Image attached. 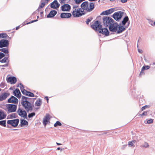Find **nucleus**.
<instances>
[{
    "label": "nucleus",
    "instance_id": "obj_1",
    "mask_svg": "<svg viewBox=\"0 0 155 155\" xmlns=\"http://www.w3.org/2000/svg\"><path fill=\"white\" fill-rule=\"evenodd\" d=\"M125 29L123 27L120 26L116 23L111 24L109 27V29L110 31L112 32L117 31V33H121Z\"/></svg>",
    "mask_w": 155,
    "mask_h": 155
},
{
    "label": "nucleus",
    "instance_id": "obj_2",
    "mask_svg": "<svg viewBox=\"0 0 155 155\" xmlns=\"http://www.w3.org/2000/svg\"><path fill=\"white\" fill-rule=\"evenodd\" d=\"M81 7L84 11L86 12L91 11L94 8V4L93 2L89 3L87 2H84L81 5Z\"/></svg>",
    "mask_w": 155,
    "mask_h": 155
},
{
    "label": "nucleus",
    "instance_id": "obj_3",
    "mask_svg": "<svg viewBox=\"0 0 155 155\" xmlns=\"http://www.w3.org/2000/svg\"><path fill=\"white\" fill-rule=\"evenodd\" d=\"M81 8H78V6L74 5L73 6L71 13L74 17H80L84 14Z\"/></svg>",
    "mask_w": 155,
    "mask_h": 155
},
{
    "label": "nucleus",
    "instance_id": "obj_4",
    "mask_svg": "<svg viewBox=\"0 0 155 155\" xmlns=\"http://www.w3.org/2000/svg\"><path fill=\"white\" fill-rule=\"evenodd\" d=\"M21 104L28 112H31L33 110L34 107L33 103H31L28 101H24L23 102H21Z\"/></svg>",
    "mask_w": 155,
    "mask_h": 155
},
{
    "label": "nucleus",
    "instance_id": "obj_5",
    "mask_svg": "<svg viewBox=\"0 0 155 155\" xmlns=\"http://www.w3.org/2000/svg\"><path fill=\"white\" fill-rule=\"evenodd\" d=\"M91 26L92 29L98 31L102 28V25L101 23L98 21H94L93 24L91 25Z\"/></svg>",
    "mask_w": 155,
    "mask_h": 155
},
{
    "label": "nucleus",
    "instance_id": "obj_6",
    "mask_svg": "<svg viewBox=\"0 0 155 155\" xmlns=\"http://www.w3.org/2000/svg\"><path fill=\"white\" fill-rule=\"evenodd\" d=\"M103 22L105 26H108L113 23V19L109 17H104L103 18Z\"/></svg>",
    "mask_w": 155,
    "mask_h": 155
},
{
    "label": "nucleus",
    "instance_id": "obj_7",
    "mask_svg": "<svg viewBox=\"0 0 155 155\" xmlns=\"http://www.w3.org/2000/svg\"><path fill=\"white\" fill-rule=\"evenodd\" d=\"M19 121V119H18L8 120L7 121V124L11 125L13 127H16L18 126Z\"/></svg>",
    "mask_w": 155,
    "mask_h": 155
},
{
    "label": "nucleus",
    "instance_id": "obj_8",
    "mask_svg": "<svg viewBox=\"0 0 155 155\" xmlns=\"http://www.w3.org/2000/svg\"><path fill=\"white\" fill-rule=\"evenodd\" d=\"M18 114L21 117L25 119H27V114L26 111L20 108H19L17 111Z\"/></svg>",
    "mask_w": 155,
    "mask_h": 155
},
{
    "label": "nucleus",
    "instance_id": "obj_9",
    "mask_svg": "<svg viewBox=\"0 0 155 155\" xmlns=\"http://www.w3.org/2000/svg\"><path fill=\"white\" fill-rule=\"evenodd\" d=\"M6 108L9 112H15L17 109V106L14 104H7Z\"/></svg>",
    "mask_w": 155,
    "mask_h": 155
},
{
    "label": "nucleus",
    "instance_id": "obj_10",
    "mask_svg": "<svg viewBox=\"0 0 155 155\" xmlns=\"http://www.w3.org/2000/svg\"><path fill=\"white\" fill-rule=\"evenodd\" d=\"M123 13L120 11L115 12L113 15V17L116 21H118L120 19L123 15Z\"/></svg>",
    "mask_w": 155,
    "mask_h": 155
},
{
    "label": "nucleus",
    "instance_id": "obj_11",
    "mask_svg": "<svg viewBox=\"0 0 155 155\" xmlns=\"http://www.w3.org/2000/svg\"><path fill=\"white\" fill-rule=\"evenodd\" d=\"M7 40L3 39L0 41V48L7 47L9 45V42Z\"/></svg>",
    "mask_w": 155,
    "mask_h": 155
},
{
    "label": "nucleus",
    "instance_id": "obj_12",
    "mask_svg": "<svg viewBox=\"0 0 155 155\" xmlns=\"http://www.w3.org/2000/svg\"><path fill=\"white\" fill-rule=\"evenodd\" d=\"M50 115L48 114H47L43 120V123L45 126H46L48 122L50 123Z\"/></svg>",
    "mask_w": 155,
    "mask_h": 155
},
{
    "label": "nucleus",
    "instance_id": "obj_13",
    "mask_svg": "<svg viewBox=\"0 0 155 155\" xmlns=\"http://www.w3.org/2000/svg\"><path fill=\"white\" fill-rule=\"evenodd\" d=\"M8 103L17 104L18 103V100L15 97L12 96L8 99Z\"/></svg>",
    "mask_w": 155,
    "mask_h": 155
},
{
    "label": "nucleus",
    "instance_id": "obj_14",
    "mask_svg": "<svg viewBox=\"0 0 155 155\" xmlns=\"http://www.w3.org/2000/svg\"><path fill=\"white\" fill-rule=\"evenodd\" d=\"M10 95L8 92H4L0 94V101L5 100Z\"/></svg>",
    "mask_w": 155,
    "mask_h": 155
},
{
    "label": "nucleus",
    "instance_id": "obj_15",
    "mask_svg": "<svg viewBox=\"0 0 155 155\" xmlns=\"http://www.w3.org/2000/svg\"><path fill=\"white\" fill-rule=\"evenodd\" d=\"M99 32L100 33H101L106 36H108L109 35V32L107 29L106 28H101L99 31Z\"/></svg>",
    "mask_w": 155,
    "mask_h": 155
},
{
    "label": "nucleus",
    "instance_id": "obj_16",
    "mask_svg": "<svg viewBox=\"0 0 155 155\" xmlns=\"http://www.w3.org/2000/svg\"><path fill=\"white\" fill-rule=\"evenodd\" d=\"M7 80L8 82H9L12 84H15L17 81L16 78L14 77H9L7 78Z\"/></svg>",
    "mask_w": 155,
    "mask_h": 155
},
{
    "label": "nucleus",
    "instance_id": "obj_17",
    "mask_svg": "<svg viewBox=\"0 0 155 155\" xmlns=\"http://www.w3.org/2000/svg\"><path fill=\"white\" fill-rule=\"evenodd\" d=\"M61 9L63 11H68L71 9V6L68 4H65L61 7Z\"/></svg>",
    "mask_w": 155,
    "mask_h": 155
},
{
    "label": "nucleus",
    "instance_id": "obj_18",
    "mask_svg": "<svg viewBox=\"0 0 155 155\" xmlns=\"http://www.w3.org/2000/svg\"><path fill=\"white\" fill-rule=\"evenodd\" d=\"M60 6V4L58 3L57 0H55L52 2L51 5V7L53 8H58Z\"/></svg>",
    "mask_w": 155,
    "mask_h": 155
},
{
    "label": "nucleus",
    "instance_id": "obj_19",
    "mask_svg": "<svg viewBox=\"0 0 155 155\" xmlns=\"http://www.w3.org/2000/svg\"><path fill=\"white\" fill-rule=\"evenodd\" d=\"M22 93L23 94L27 96L31 97H34V94L33 93L30 92L26 90L23 91H22Z\"/></svg>",
    "mask_w": 155,
    "mask_h": 155
},
{
    "label": "nucleus",
    "instance_id": "obj_20",
    "mask_svg": "<svg viewBox=\"0 0 155 155\" xmlns=\"http://www.w3.org/2000/svg\"><path fill=\"white\" fill-rule=\"evenodd\" d=\"M13 94L17 97L20 98L21 97V92L18 89H16L13 92Z\"/></svg>",
    "mask_w": 155,
    "mask_h": 155
},
{
    "label": "nucleus",
    "instance_id": "obj_21",
    "mask_svg": "<svg viewBox=\"0 0 155 155\" xmlns=\"http://www.w3.org/2000/svg\"><path fill=\"white\" fill-rule=\"evenodd\" d=\"M71 16V14L69 13H62L61 15V17L62 18H68Z\"/></svg>",
    "mask_w": 155,
    "mask_h": 155
},
{
    "label": "nucleus",
    "instance_id": "obj_22",
    "mask_svg": "<svg viewBox=\"0 0 155 155\" xmlns=\"http://www.w3.org/2000/svg\"><path fill=\"white\" fill-rule=\"evenodd\" d=\"M28 122L25 120L21 119L20 120V125L21 127H23L25 126H27L28 125Z\"/></svg>",
    "mask_w": 155,
    "mask_h": 155
},
{
    "label": "nucleus",
    "instance_id": "obj_23",
    "mask_svg": "<svg viewBox=\"0 0 155 155\" xmlns=\"http://www.w3.org/2000/svg\"><path fill=\"white\" fill-rule=\"evenodd\" d=\"M114 11V8H110L108 10H106L104 12H103V13L104 15H108L109 14H110Z\"/></svg>",
    "mask_w": 155,
    "mask_h": 155
},
{
    "label": "nucleus",
    "instance_id": "obj_24",
    "mask_svg": "<svg viewBox=\"0 0 155 155\" xmlns=\"http://www.w3.org/2000/svg\"><path fill=\"white\" fill-rule=\"evenodd\" d=\"M57 12L56 11L52 10L51 11L49 14L47 16L48 18H52L54 17L57 14Z\"/></svg>",
    "mask_w": 155,
    "mask_h": 155
},
{
    "label": "nucleus",
    "instance_id": "obj_25",
    "mask_svg": "<svg viewBox=\"0 0 155 155\" xmlns=\"http://www.w3.org/2000/svg\"><path fill=\"white\" fill-rule=\"evenodd\" d=\"M5 38L8 40L10 39V37L6 34L5 33H2L0 34V38Z\"/></svg>",
    "mask_w": 155,
    "mask_h": 155
},
{
    "label": "nucleus",
    "instance_id": "obj_26",
    "mask_svg": "<svg viewBox=\"0 0 155 155\" xmlns=\"http://www.w3.org/2000/svg\"><path fill=\"white\" fill-rule=\"evenodd\" d=\"M6 116V114L2 110H0V120L5 118Z\"/></svg>",
    "mask_w": 155,
    "mask_h": 155
},
{
    "label": "nucleus",
    "instance_id": "obj_27",
    "mask_svg": "<svg viewBox=\"0 0 155 155\" xmlns=\"http://www.w3.org/2000/svg\"><path fill=\"white\" fill-rule=\"evenodd\" d=\"M129 18L127 16H126L124 18L123 20L122 21V24L123 25H125L126 23L128 21Z\"/></svg>",
    "mask_w": 155,
    "mask_h": 155
},
{
    "label": "nucleus",
    "instance_id": "obj_28",
    "mask_svg": "<svg viewBox=\"0 0 155 155\" xmlns=\"http://www.w3.org/2000/svg\"><path fill=\"white\" fill-rule=\"evenodd\" d=\"M41 100L39 99L35 102V105L36 106H39L41 105Z\"/></svg>",
    "mask_w": 155,
    "mask_h": 155
},
{
    "label": "nucleus",
    "instance_id": "obj_29",
    "mask_svg": "<svg viewBox=\"0 0 155 155\" xmlns=\"http://www.w3.org/2000/svg\"><path fill=\"white\" fill-rule=\"evenodd\" d=\"M147 111H144L142 114H138L139 116L143 117L145 116H147Z\"/></svg>",
    "mask_w": 155,
    "mask_h": 155
},
{
    "label": "nucleus",
    "instance_id": "obj_30",
    "mask_svg": "<svg viewBox=\"0 0 155 155\" xmlns=\"http://www.w3.org/2000/svg\"><path fill=\"white\" fill-rule=\"evenodd\" d=\"M0 51H2L5 54H8V49L3 48L0 49Z\"/></svg>",
    "mask_w": 155,
    "mask_h": 155
},
{
    "label": "nucleus",
    "instance_id": "obj_31",
    "mask_svg": "<svg viewBox=\"0 0 155 155\" xmlns=\"http://www.w3.org/2000/svg\"><path fill=\"white\" fill-rule=\"evenodd\" d=\"M0 125L4 127H6V120L0 121Z\"/></svg>",
    "mask_w": 155,
    "mask_h": 155
},
{
    "label": "nucleus",
    "instance_id": "obj_32",
    "mask_svg": "<svg viewBox=\"0 0 155 155\" xmlns=\"http://www.w3.org/2000/svg\"><path fill=\"white\" fill-rule=\"evenodd\" d=\"M135 141H136L135 140H133L131 141H129L128 143V145H129V146L130 147H134V143H135Z\"/></svg>",
    "mask_w": 155,
    "mask_h": 155
},
{
    "label": "nucleus",
    "instance_id": "obj_33",
    "mask_svg": "<svg viewBox=\"0 0 155 155\" xmlns=\"http://www.w3.org/2000/svg\"><path fill=\"white\" fill-rule=\"evenodd\" d=\"M8 58L7 57H5L3 59L0 61V62L2 63H6L8 60Z\"/></svg>",
    "mask_w": 155,
    "mask_h": 155
},
{
    "label": "nucleus",
    "instance_id": "obj_34",
    "mask_svg": "<svg viewBox=\"0 0 155 155\" xmlns=\"http://www.w3.org/2000/svg\"><path fill=\"white\" fill-rule=\"evenodd\" d=\"M35 115V112H32L30 114H29L28 117L29 118H31L33 117Z\"/></svg>",
    "mask_w": 155,
    "mask_h": 155
},
{
    "label": "nucleus",
    "instance_id": "obj_35",
    "mask_svg": "<svg viewBox=\"0 0 155 155\" xmlns=\"http://www.w3.org/2000/svg\"><path fill=\"white\" fill-rule=\"evenodd\" d=\"M45 2H42L39 6V7L38 8V11L40 9V8H43L45 6Z\"/></svg>",
    "mask_w": 155,
    "mask_h": 155
},
{
    "label": "nucleus",
    "instance_id": "obj_36",
    "mask_svg": "<svg viewBox=\"0 0 155 155\" xmlns=\"http://www.w3.org/2000/svg\"><path fill=\"white\" fill-rule=\"evenodd\" d=\"M29 99V98L23 96L21 98V102H23L24 101H28V100Z\"/></svg>",
    "mask_w": 155,
    "mask_h": 155
},
{
    "label": "nucleus",
    "instance_id": "obj_37",
    "mask_svg": "<svg viewBox=\"0 0 155 155\" xmlns=\"http://www.w3.org/2000/svg\"><path fill=\"white\" fill-rule=\"evenodd\" d=\"M61 124L59 121H57L54 124V126L56 127L58 126H61Z\"/></svg>",
    "mask_w": 155,
    "mask_h": 155
},
{
    "label": "nucleus",
    "instance_id": "obj_38",
    "mask_svg": "<svg viewBox=\"0 0 155 155\" xmlns=\"http://www.w3.org/2000/svg\"><path fill=\"white\" fill-rule=\"evenodd\" d=\"M18 86L20 88L21 90V92H22V91L23 90H25L24 89V86L22 84H20Z\"/></svg>",
    "mask_w": 155,
    "mask_h": 155
},
{
    "label": "nucleus",
    "instance_id": "obj_39",
    "mask_svg": "<svg viewBox=\"0 0 155 155\" xmlns=\"http://www.w3.org/2000/svg\"><path fill=\"white\" fill-rule=\"evenodd\" d=\"M149 146L148 143L146 142H145L144 144L141 145V147L147 148Z\"/></svg>",
    "mask_w": 155,
    "mask_h": 155
},
{
    "label": "nucleus",
    "instance_id": "obj_40",
    "mask_svg": "<svg viewBox=\"0 0 155 155\" xmlns=\"http://www.w3.org/2000/svg\"><path fill=\"white\" fill-rule=\"evenodd\" d=\"M150 68V67L148 65L144 66L142 68V70H144L146 69H148Z\"/></svg>",
    "mask_w": 155,
    "mask_h": 155
},
{
    "label": "nucleus",
    "instance_id": "obj_41",
    "mask_svg": "<svg viewBox=\"0 0 155 155\" xmlns=\"http://www.w3.org/2000/svg\"><path fill=\"white\" fill-rule=\"evenodd\" d=\"M92 18H88L86 21V23L87 25H88L89 23L92 20Z\"/></svg>",
    "mask_w": 155,
    "mask_h": 155
},
{
    "label": "nucleus",
    "instance_id": "obj_42",
    "mask_svg": "<svg viewBox=\"0 0 155 155\" xmlns=\"http://www.w3.org/2000/svg\"><path fill=\"white\" fill-rule=\"evenodd\" d=\"M148 107V106H147V105H145V106H144L142 107L141 108V111H143L144 110H145L146 108H147Z\"/></svg>",
    "mask_w": 155,
    "mask_h": 155
},
{
    "label": "nucleus",
    "instance_id": "obj_43",
    "mask_svg": "<svg viewBox=\"0 0 155 155\" xmlns=\"http://www.w3.org/2000/svg\"><path fill=\"white\" fill-rule=\"evenodd\" d=\"M15 117L16 115L15 114H13L10 115V117L11 118H14Z\"/></svg>",
    "mask_w": 155,
    "mask_h": 155
},
{
    "label": "nucleus",
    "instance_id": "obj_44",
    "mask_svg": "<svg viewBox=\"0 0 155 155\" xmlns=\"http://www.w3.org/2000/svg\"><path fill=\"white\" fill-rule=\"evenodd\" d=\"M153 122V119H150L147 120V122L148 124L152 123Z\"/></svg>",
    "mask_w": 155,
    "mask_h": 155
},
{
    "label": "nucleus",
    "instance_id": "obj_45",
    "mask_svg": "<svg viewBox=\"0 0 155 155\" xmlns=\"http://www.w3.org/2000/svg\"><path fill=\"white\" fill-rule=\"evenodd\" d=\"M5 56L4 54L2 53H0V59H1L2 58H3Z\"/></svg>",
    "mask_w": 155,
    "mask_h": 155
},
{
    "label": "nucleus",
    "instance_id": "obj_46",
    "mask_svg": "<svg viewBox=\"0 0 155 155\" xmlns=\"http://www.w3.org/2000/svg\"><path fill=\"white\" fill-rule=\"evenodd\" d=\"M144 70H142V69H141V71H140V74H139V75L140 76H141V75H144V73L143 72Z\"/></svg>",
    "mask_w": 155,
    "mask_h": 155
},
{
    "label": "nucleus",
    "instance_id": "obj_47",
    "mask_svg": "<svg viewBox=\"0 0 155 155\" xmlns=\"http://www.w3.org/2000/svg\"><path fill=\"white\" fill-rule=\"evenodd\" d=\"M37 20H34V21H31V22H29L28 23H27V24H30V23H33L34 22H35V21H37Z\"/></svg>",
    "mask_w": 155,
    "mask_h": 155
},
{
    "label": "nucleus",
    "instance_id": "obj_48",
    "mask_svg": "<svg viewBox=\"0 0 155 155\" xmlns=\"http://www.w3.org/2000/svg\"><path fill=\"white\" fill-rule=\"evenodd\" d=\"M45 99L47 100L48 103V97H45Z\"/></svg>",
    "mask_w": 155,
    "mask_h": 155
},
{
    "label": "nucleus",
    "instance_id": "obj_49",
    "mask_svg": "<svg viewBox=\"0 0 155 155\" xmlns=\"http://www.w3.org/2000/svg\"><path fill=\"white\" fill-rule=\"evenodd\" d=\"M138 52L140 53H142L143 52V51L142 50H140L139 49H138Z\"/></svg>",
    "mask_w": 155,
    "mask_h": 155
},
{
    "label": "nucleus",
    "instance_id": "obj_50",
    "mask_svg": "<svg viewBox=\"0 0 155 155\" xmlns=\"http://www.w3.org/2000/svg\"><path fill=\"white\" fill-rule=\"evenodd\" d=\"M65 0H60V2L61 3H64V2Z\"/></svg>",
    "mask_w": 155,
    "mask_h": 155
},
{
    "label": "nucleus",
    "instance_id": "obj_51",
    "mask_svg": "<svg viewBox=\"0 0 155 155\" xmlns=\"http://www.w3.org/2000/svg\"><path fill=\"white\" fill-rule=\"evenodd\" d=\"M0 66H8V64H5V65H1Z\"/></svg>",
    "mask_w": 155,
    "mask_h": 155
},
{
    "label": "nucleus",
    "instance_id": "obj_52",
    "mask_svg": "<svg viewBox=\"0 0 155 155\" xmlns=\"http://www.w3.org/2000/svg\"><path fill=\"white\" fill-rule=\"evenodd\" d=\"M19 28H20V27L19 26H17L16 27V29L18 30V29Z\"/></svg>",
    "mask_w": 155,
    "mask_h": 155
},
{
    "label": "nucleus",
    "instance_id": "obj_53",
    "mask_svg": "<svg viewBox=\"0 0 155 155\" xmlns=\"http://www.w3.org/2000/svg\"><path fill=\"white\" fill-rule=\"evenodd\" d=\"M56 144L57 145H61V144L60 143H56Z\"/></svg>",
    "mask_w": 155,
    "mask_h": 155
},
{
    "label": "nucleus",
    "instance_id": "obj_54",
    "mask_svg": "<svg viewBox=\"0 0 155 155\" xmlns=\"http://www.w3.org/2000/svg\"><path fill=\"white\" fill-rule=\"evenodd\" d=\"M60 147H58L57 148V150H60Z\"/></svg>",
    "mask_w": 155,
    "mask_h": 155
},
{
    "label": "nucleus",
    "instance_id": "obj_55",
    "mask_svg": "<svg viewBox=\"0 0 155 155\" xmlns=\"http://www.w3.org/2000/svg\"><path fill=\"white\" fill-rule=\"evenodd\" d=\"M153 25H155V21H154V22L153 23Z\"/></svg>",
    "mask_w": 155,
    "mask_h": 155
},
{
    "label": "nucleus",
    "instance_id": "obj_56",
    "mask_svg": "<svg viewBox=\"0 0 155 155\" xmlns=\"http://www.w3.org/2000/svg\"><path fill=\"white\" fill-rule=\"evenodd\" d=\"M113 0H110V1H113Z\"/></svg>",
    "mask_w": 155,
    "mask_h": 155
},
{
    "label": "nucleus",
    "instance_id": "obj_57",
    "mask_svg": "<svg viewBox=\"0 0 155 155\" xmlns=\"http://www.w3.org/2000/svg\"><path fill=\"white\" fill-rule=\"evenodd\" d=\"M1 89L0 88V91H1Z\"/></svg>",
    "mask_w": 155,
    "mask_h": 155
},
{
    "label": "nucleus",
    "instance_id": "obj_58",
    "mask_svg": "<svg viewBox=\"0 0 155 155\" xmlns=\"http://www.w3.org/2000/svg\"><path fill=\"white\" fill-rule=\"evenodd\" d=\"M2 84H1V85H2Z\"/></svg>",
    "mask_w": 155,
    "mask_h": 155
},
{
    "label": "nucleus",
    "instance_id": "obj_59",
    "mask_svg": "<svg viewBox=\"0 0 155 155\" xmlns=\"http://www.w3.org/2000/svg\"><path fill=\"white\" fill-rule=\"evenodd\" d=\"M41 13H43V12H41Z\"/></svg>",
    "mask_w": 155,
    "mask_h": 155
}]
</instances>
